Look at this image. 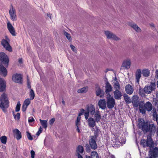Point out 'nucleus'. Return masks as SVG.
Listing matches in <instances>:
<instances>
[{
    "mask_svg": "<svg viewBox=\"0 0 158 158\" xmlns=\"http://www.w3.org/2000/svg\"><path fill=\"white\" fill-rule=\"evenodd\" d=\"M138 125L139 128L144 132H150L151 133H154L156 127L154 124H150L148 122H145L142 118L139 119Z\"/></svg>",
    "mask_w": 158,
    "mask_h": 158,
    "instance_id": "1",
    "label": "nucleus"
},
{
    "mask_svg": "<svg viewBox=\"0 0 158 158\" xmlns=\"http://www.w3.org/2000/svg\"><path fill=\"white\" fill-rule=\"evenodd\" d=\"M140 144L143 148H146L147 147H149L150 148V150L154 148L155 146V147H157L156 146L158 144V143L157 141L154 142L151 136L148 135L146 140L142 139L140 141Z\"/></svg>",
    "mask_w": 158,
    "mask_h": 158,
    "instance_id": "2",
    "label": "nucleus"
},
{
    "mask_svg": "<svg viewBox=\"0 0 158 158\" xmlns=\"http://www.w3.org/2000/svg\"><path fill=\"white\" fill-rule=\"evenodd\" d=\"M9 106V102L6 94H3L1 96L0 99V107L4 112H6L5 109Z\"/></svg>",
    "mask_w": 158,
    "mask_h": 158,
    "instance_id": "3",
    "label": "nucleus"
},
{
    "mask_svg": "<svg viewBox=\"0 0 158 158\" xmlns=\"http://www.w3.org/2000/svg\"><path fill=\"white\" fill-rule=\"evenodd\" d=\"M152 105L151 103L148 102L144 104L143 102H140L139 104V109L140 113L144 114L146 110L150 111L152 109Z\"/></svg>",
    "mask_w": 158,
    "mask_h": 158,
    "instance_id": "4",
    "label": "nucleus"
},
{
    "mask_svg": "<svg viewBox=\"0 0 158 158\" xmlns=\"http://www.w3.org/2000/svg\"><path fill=\"white\" fill-rule=\"evenodd\" d=\"M107 105L109 109L113 108L115 105V101L112 97L111 96L110 94H108L106 96Z\"/></svg>",
    "mask_w": 158,
    "mask_h": 158,
    "instance_id": "5",
    "label": "nucleus"
},
{
    "mask_svg": "<svg viewBox=\"0 0 158 158\" xmlns=\"http://www.w3.org/2000/svg\"><path fill=\"white\" fill-rule=\"evenodd\" d=\"M105 35L108 39L113 40L115 41H118L120 39L113 33L108 31H105Z\"/></svg>",
    "mask_w": 158,
    "mask_h": 158,
    "instance_id": "6",
    "label": "nucleus"
},
{
    "mask_svg": "<svg viewBox=\"0 0 158 158\" xmlns=\"http://www.w3.org/2000/svg\"><path fill=\"white\" fill-rule=\"evenodd\" d=\"M0 61L7 67L9 62V59L7 56L4 52L0 53Z\"/></svg>",
    "mask_w": 158,
    "mask_h": 158,
    "instance_id": "7",
    "label": "nucleus"
},
{
    "mask_svg": "<svg viewBox=\"0 0 158 158\" xmlns=\"http://www.w3.org/2000/svg\"><path fill=\"white\" fill-rule=\"evenodd\" d=\"M156 84L154 83H151L150 85L145 86L144 88L145 93L148 94L151 93L155 89Z\"/></svg>",
    "mask_w": 158,
    "mask_h": 158,
    "instance_id": "8",
    "label": "nucleus"
},
{
    "mask_svg": "<svg viewBox=\"0 0 158 158\" xmlns=\"http://www.w3.org/2000/svg\"><path fill=\"white\" fill-rule=\"evenodd\" d=\"M131 61L130 60L127 59L124 60L121 67V69H128L131 66Z\"/></svg>",
    "mask_w": 158,
    "mask_h": 158,
    "instance_id": "9",
    "label": "nucleus"
},
{
    "mask_svg": "<svg viewBox=\"0 0 158 158\" xmlns=\"http://www.w3.org/2000/svg\"><path fill=\"white\" fill-rule=\"evenodd\" d=\"M12 79L16 83H21L22 82V77L20 74H15L13 75Z\"/></svg>",
    "mask_w": 158,
    "mask_h": 158,
    "instance_id": "10",
    "label": "nucleus"
},
{
    "mask_svg": "<svg viewBox=\"0 0 158 158\" xmlns=\"http://www.w3.org/2000/svg\"><path fill=\"white\" fill-rule=\"evenodd\" d=\"M132 102L134 107H137L139 106V97L136 95H134L132 98Z\"/></svg>",
    "mask_w": 158,
    "mask_h": 158,
    "instance_id": "11",
    "label": "nucleus"
},
{
    "mask_svg": "<svg viewBox=\"0 0 158 158\" xmlns=\"http://www.w3.org/2000/svg\"><path fill=\"white\" fill-rule=\"evenodd\" d=\"M10 19L13 21H15L16 20V12L12 6L10 8L9 11Z\"/></svg>",
    "mask_w": 158,
    "mask_h": 158,
    "instance_id": "12",
    "label": "nucleus"
},
{
    "mask_svg": "<svg viewBox=\"0 0 158 158\" xmlns=\"http://www.w3.org/2000/svg\"><path fill=\"white\" fill-rule=\"evenodd\" d=\"M95 138L94 136H91L89 140V143L92 149H96L97 148V146L95 140Z\"/></svg>",
    "mask_w": 158,
    "mask_h": 158,
    "instance_id": "13",
    "label": "nucleus"
},
{
    "mask_svg": "<svg viewBox=\"0 0 158 158\" xmlns=\"http://www.w3.org/2000/svg\"><path fill=\"white\" fill-rule=\"evenodd\" d=\"M135 82L139 84L140 79L142 76V71L141 69H138L136 70L135 73Z\"/></svg>",
    "mask_w": 158,
    "mask_h": 158,
    "instance_id": "14",
    "label": "nucleus"
},
{
    "mask_svg": "<svg viewBox=\"0 0 158 158\" xmlns=\"http://www.w3.org/2000/svg\"><path fill=\"white\" fill-rule=\"evenodd\" d=\"M2 44L3 46L5 48L6 50L10 52L12 51L11 47L10 46L9 43L6 40H3L2 41Z\"/></svg>",
    "mask_w": 158,
    "mask_h": 158,
    "instance_id": "15",
    "label": "nucleus"
},
{
    "mask_svg": "<svg viewBox=\"0 0 158 158\" xmlns=\"http://www.w3.org/2000/svg\"><path fill=\"white\" fill-rule=\"evenodd\" d=\"M7 27L11 35L13 36H15V32L14 28L9 21L7 23Z\"/></svg>",
    "mask_w": 158,
    "mask_h": 158,
    "instance_id": "16",
    "label": "nucleus"
},
{
    "mask_svg": "<svg viewBox=\"0 0 158 158\" xmlns=\"http://www.w3.org/2000/svg\"><path fill=\"white\" fill-rule=\"evenodd\" d=\"M128 25L132 28L137 32H140L141 29L138 26L133 22H130L128 23Z\"/></svg>",
    "mask_w": 158,
    "mask_h": 158,
    "instance_id": "17",
    "label": "nucleus"
},
{
    "mask_svg": "<svg viewBox=\"0 0 158 158\" xmlns=\"http://www.w3.org/2000/svg\"><path fill=\"white\" fill-rule=\"evenodd\" d=\"M6 82L2 78H0V92L5 90L6 88Z\"/></svg>",
    "mask_w": 158,
    "mask_h": 158,
    "instance_id": "18",
    "label": "nucleus"
},
{
    "mask_svg": "<svg viewBox=\"0 0 158 158\" xmlns=\"http://www.w3.org/2000/svg\"><path fill=\"white\" fill-rule=\"evenodd\" d=\"M98 105L100 108L104 110L106 107V102L105 99H100L98 101Z\"/></svg>",
    "mask_w": 158,
    "mask_h": 158,
    "instance_id": "19",
    "label": "nucleus"
},
{
    "mask_svg": "<svg viewBox=\"0 0 158 158\" xmlns=\"http://www.w3.org/2000/svg\"><path fill=\"white\" fill-rule=\"evenodd\" d=\"M7 72L6 68L2 65V63H0V74L5 77L7 74Z\"/></svg>",
    "mask_w": 158,
    "mask_h": 158,
    "instance_id": "20",
    "label": "nucleus"
},
{
    "mask_svg": "<svg viewBox=\"0 0 158 158\" xmlns=\"http://www.w3.org/2000/svg\"><path fill=\"white\" fill-rule=\"evenodd\" d=\"M105 85V92L107 95L110 94L109 92L112 91V88L110 84L108 81L106 82Z\"/></svg>",
    "mask_w": 158,
    "mask_h": 158,
    "instance_id": "21",
    "label": "nucleus"
},
{
    "mask_svg": "<svg viewBox=\"0 0 158 158\" xmlns=\"http://www.w3.org/2000/svg\"><path fill=\"white\" fill-rule=\"evenodd\" d=\"M125 89L126 93L130 95L134 91L133 88L129 84L126 85Z\"/></svg>",
    "mask_w": 158,
    "mask_h": 158,
    "instance_id": "22",
    "label": "nucleus"
},
{
    "mask_svg": "<svg viewBox=\"0 0 158 158\" xmlns=\"http://www.w3.org/2000/svg\"><path fill=\"white\" fill-rule=\"evenodd\" d=\"M88 125L89 126L93 128V129H94V127L95 125V121L94 119L92 118H88Z\"/></svg>",
    "mask_w": 158,
    "mask_h": 158,
    "instance_id": "23",
    "label": "nucleus"
},
{
    "mask_svg": "<svg viewBox=\"0 0 158 158\" xmlns=\"http://www.w3.org/2000/svg\"><path fill=\"white\" fill-rule=\"evenodd\" d=\"M114 95L116 99H119L122 96V93L118 90H115L114 92Z\"/></svg>",
    "mask_w": 158,
    "mask_h": 158,
    "instance_id": "24",
    "label": "nucleus"
},
{
    "mask_svg": "<svg viewBox=\"0 0 158 158\" xmlns=\"http://www.w3.org/2000/svg\"><path fill=\"white\" fill-rule=\"evenodd\" d=\"M94 114V118L96 122L98 123L101 119V115L99 111L98 110H96Z\"/></svg>",
    "mask_w": 158,
    "mask_h": 158,
    "instance_id": "25",
    "label": "nucleus"
},
{
    "mask_svg": "<svg viewBox=\"0 0 158 158\" xmlns=\"http://www.w3.org/2000/svg\"><path fill=\"white\" fill-rule=\"evenodd\" d=\"M13 132L15 134V137L17 140H19L22 137L21 133L18 129L14 130Z\"/></svg>",
    "mask_w": 158,
    "mask_h": 158,
    "instance_id": "26",
    "label": "nucleus"
},
{
    "mask_svg": "<svg viewBox=\"0 0 158 158\" xmlns=\"http://www.w3.org/2000/svg\"><path fill=\"white\" fill-rule=\"evenodd\" d=\"M87 110V111L92 115H94L96 112L95 107L92 105L88 107Z\"/></svg>",
    "mask_w": 158,
    "mask_h": 158,
    "instance_id": "27",
    "label": "nucleus"
},
{
    "mask_svg": "<svg viewBox=\"0 0 158 158\" xmlns=\"http://www.w3.org/2000/svg\"><path fill=\"white\" fill-rule=\"evenodd\" d=\"M96 94L97 96L102 97L103 96L104 93L102 90L98 87L96 90Z\"/></svg>",
    "mask_w": 158,
    "mask_h": 158,
    "instance_id": "28",
    "label": "nucleus"
},
{
    "mask_svg": "<svg viewBox=\"0 0 158 158\" xmlns=\"http://www.w3.org/2000/svg\"><path fill=\"white\" fill-rule=\"evenodd\" d=\"M113 83L114 88L116 90L119 89L120 88V85L116 78L113 80Z\"/></svg>",
    "mask_w": 158,
    "mask_h": 158,
    "instance_id": "29",
    "label": "nucleus"
},
{
    "mask_svg": "<svg viewBox=\"0 0 158 158\" xmlns=\"http://www.w3.org/2000/svg\"><path fill=\"white\" fill-rule=\"evenodd\" d=\"M40 121L43 127L46 129L48 127L47 120H42L41 119H40Z\"/></svg>",
    "mask_w": 158,
    "mask_h": 158,
    "instance_id": "30",
    "label": "nucleus"
},
{
    "mask_svg": "<svg viewBox=\"0 0 158 158\" xmlns=\"http://www.w3.org/2000/svg\"><path fill=\"white\" fill-rule=\"evenodd\" d=\"M142 73L143 76L147 77L149 75L150 71L148 69H144L142 70Z\"/></svg>",
    "mask_w": 158,
    "mask_h": 158,
    "instance_id": "31",
    "label": "nucleus"
},
{
    "mask_svg": "<svg viewBox=\"0 0 158 158\" xmlns=\"http://www.w3.org/2000/svg\"><path fill=\"white\" fill-rule=\"evenodd\" d=\"M123 97L126 103H130L131 102V99L127 95L125 94L124 95Z\"/></svg>",
    "mask_w": 158,
    "mask_h": 158,
    "instance_id": "32",
    "label": "nucleus"
},
{
    "mask_svg": "<svg viewBox=\"0 0 158 158\" xmlns=\"http://www.w3.org/2000/svg\"><path fill=\"white\" fill-rule=\"evenodd\" d=\"M90 156L91 158H99L97 152L95 151H94L91 152Z\"/></svg>",
    "mask_w": 158,
    "mask_h": 158,
    "instance_id": "33",
    "label": "nucleus"
},
{
    "mask_svg": "<svg viewBox=\"0 0 158 158\" xmlns=\"http://www.w3.org/2000/svg\"><path fill=\"white\" fill-rule=\"evenodd\" d=\"M77 154L82 153L84 151L83 147L81 145L78 146L77 147Z\"/></svg>",
    "mask_w": 158,
    "mask_h": 158,
    "instance_id": "34",
    "label": "nucleus"
},
{
    "mask_svg": "<svg viewBox=\"0 0 158 158\" xmlns=\"http://www.w3.org/2000/svg\"><path fill=\"white\" fill-rule=\"evenodd\" d=\"M87 90L88 88L87 87H84L78 89L77 92L78 93H85L87 91Z\"/></svg>",
    "mask_w": 158,
    "mask_h": 158,
    "instance_id": "35",
    "label": "nucleus"
},
{
    "mask_svg": "<svg viewBox=\"0 0 158 158\" xmlns=\"http://www.w3.org/2000/svg\"><path fill=\"white\" fill-rule=\"evenodd\" d=\"M92 131L94 132L95 135H97L100 132V130L98 128L97 126H95L94 127V129H93V128H92Z\"/></svg>",
    "mask_w": 158,
    "mask_h": 158,
    "instance_id": "36",
    "label": "nucleus"
},
{
    "mask_svg": "<svg viewBox=\"0 0 158 158\" xmlns=\"http://www.w3.org/2000/svg\"><path fill=\"white\" fill-rule=\"evenodd\" d=\"M1 142L4 144H6V142L7 138L6 136H2L0 138Z\"/></svg>",
    "mask_w": 158,
    "mask_h": 158,
    "instance_id": "37",
    "label": "nucleus"
},
{
    "mask_svg": "<svg viewBox=\"0 0 158 158\" xmlns=\"http://www.w3.org/2000/svg\"><path fill=\"white\" fill-rule=\"evenodd\" d=\"M30 99L33 100L35 97V93L33 90L32 89H30Z\"/></svg>",
    "mask_w": 158,
    "mask_h": 158,
    "instance_id": "38",
    "label": "nucleus"
},
{
    "mask_svg": "<svg viewBox=\"0 0 158 158\" xmlns=\"http://www.w3.org/2000/svg\"><path fill=\"white\" fill-rule=\"evenodd\" d=\"M64 35L66 36L69 41H71V36L70 34L67 32L64 31Z\"/></svg>",
    "mask_w": 158,
    "mask_h": 158,
    "instance_id": "39",
    "label": "nucleus"
},
{
    "mask_svg": "<svg viewBox=\"0 0 158 158\" xmlns=\"http://www.w3.org/2000/svg\"><path fill=\"white\" fill-rule=\"evenodd\" d=\"M20 106L21 104H20V102L19 101H18L15 108V111L16 112H18L20 110Z\"/></svg>",
    "mask_w": 158,
    "mask_h": 158,
    "instance_id": "40",
    "label": "nucleus"
},
{
    "mask_svg": "<svg viewBox=\"0 0 158 158\" xmlns=\"http://www.w3.org/2000/svg\"><path fill=\"white\" fill-rule=\"evenodd\" d=\"M30 99L29 98H27L24 101L23 104L28 106L30 103Z\"/></svg>",
    "mask_w": 158,
    "mask_h": 158,
    "instance_id": "41",
    "label": "nucleus"
},
{
    "mask_svg": "<svg viewBox=\"0 0 158 158\" xmlns=\"http://www.w3.org/2000/svg\"><path fill=\"white\" fill-rule=\"evenodd\" d=\"M28 122L29 123V124L31 125H32V123L35 121V120L34 118H33V117H29L28 119Z\"/></svg>",
    "mask_w": 158,
    "mask_h": 158,
    "instance_id": "42",
    "label": "nucleus"
},
{
    "mask_svg": "<svg viewBox=\"0 0 158 158\" xmlns=\"http://www.w3.org/2000/svg\"><path fill=\"white\" fill-rule=\"evenodd\" d=\"M14 118L16 120H19L20 118V114L19 113H18L16 115L14 114Z\"/></svg>",
    "mask_w": 158,
    "mask_h": 158,
    "instance_id": "43",
    "label": "nucleus"
},
{
    "mask_svg": "<svg viewBox=\"0 0 158 158\" xmlns=\"http://www.w3.org/2000/svg\"><path fill=\"white\" fill-rule=\"evenodd\" d=\"M27 135L28 139L30 140H32L33 139V138L31 136V134L28 131H27Z\"/></svg>",
    "mask_w": 158,
    "mask_h": 158,
    "instance_id": "44",
    "label": "nucleus"
},
{
    "mask_svg": "<svg viewBox=\"0 0 158 158\" xmlns=\"http://www.w3.org/2000/svg\"><path fill=\"white\" fill-rule=\"evenodd\" d=\"M70 48L71 49L75 52H77V49L72 44H71L70 45Z\"/></svg>",
    "mask_w": 158,
    "mask_h": 158,
    "instance_id": "45",
    "label": "nucleus"
},
{
    "mask_svg": "<svg viewBox=\"0 0 158 158\" xmlns=\"http://www.w3.org/2000/svg\"><path fill=\"white\" fill-rule=\"evenodd\" d=\"M42 128L41 127H40L39 129V131L36 134V135L39 136L40 134L42 132Z\"/></svg>",
    "mask_w": 158,
    "mask_h": 158,
    "instance_id": "46",
    "label": "nucleus"
},
{
    "mask_svg": "<svg viewBox=\"0 0 158 158\" xmlns=\"http://www.w3.org/2000/svg\"><path fill=\"white\" fill-rule=\"evenodd\" d=\"M55 121V119L54 118H52L49 121V123L51 125H52Z\"/></svg>",
    "mask_w": 158,
    "mask_h": 158,
    "instance_id": "47",
    "label": "nucleus"
},
{
    "mask_svg": "<svg viewBox=\"0 0 158 158\" xmlns=\"http://www.w3.org/2000/svg\"><path fill=\"white\" fill-rule=\"evenodd\" d=\"M27 107L28 106L23 104L22 108V111L23 112L25 111Z\"/></svg>",
    "mask_w": 158,
    "mask_h": 158,
    "instance_id": "48",
    "label": "nucleus"
},
{
    "mask_svg": "<svg viewBox=\"0 0 158 158\" xmlns=\"http://www.w3.org/2000/svg\"><path fill=\"white\" fill-rule=\"evenodd\" d=\"M89 113L88 111L85 113V117L86 119H87L89 117Z\"/></svg>",
    "mask_w": 158,
    "mask_h": 158,
    "instance_id": "49",
    "label": "nucleus"
},
{
    "mask_svg": "<svg viewBox=\"0 0 158 158\" xmlns=\"http://www.w3.org/2000/svg\"><path fill=\"white\" fill-rule=\"evenodd\" d=\"M31 158H34L35 155V152L33 150H31Z\"/></svg>",
    "mask_w": 158,
    "mask_h": 158,
    "instance_id": "50",
    "label": "nucleus"
},
{
    "mask_svg": "<svg viewBox=\"0 0 158 158\" xmlns=\"http://www.w3.org/2000/svg\"><path fill=\"white\" fill-rule=\"evenodd\" d=\"M143 90L142 89H140L139 93L140 95H141L142 97H143L144 96V94L143 92Z\"/></svg>",
    "mask_w": 158,
    "mask_h": 158,
    "instance_id": "51",
    "label": "nucleus"
},
{
    "mask_svg": "<svg viewBox=\"0 0 158 158\" xmlns=\"http://www.w3.org/2000/svg\"><path fill=\"white\" fill-rule=\"evenodd\" d=\"M27 87L29 89L31 88V85H30V83L29 81V80L27 77Z\"/></svg>",
    "mask_w": 158,
    "mask_h": 158,
    "instance_id": "52",
    "label": "nucleus"
},
{
    "mask_svg": "<svg viewBox=\"0 0 158 158\" xmlns=\"http://www.w3.org/2000/svg\"><path fill=\"white\" fill-rule=\"evenodd\" d=\"M80 125V121H76V125L77 127H79Z\"/></svg>",
    "mask_w": 158,
    "mask_h": 158,
    "instance_id": "53",
    "label": "nucleus"
},
{
    "mask_svg": "<svg viewBox=\"0 0 158 158\" xmlns=\"http://www.w3.org/2000/svg\"><path fill=\"white\" fill-rule=\"evenodd\" d=\"M84 111L85 110L83 109H81V112L79 113L78 115L80 116L82 115Z\"/></svg>",
    "mask_w": 158,
    "mask_h": 158,
    "instance_id": "54",
    "label": "nucleus"
},
{
    "mask_svg": "<svg viewBox=\"0 0 158 158\" xmlns=\"http://www.w3.org/2000/svg\"><path fill=\"white\" fill-rule=\"evenodd\" d=\"M80 116H81L79 115H78V116L77 117V120H76L77 121H79V122L80 121V119H81V117H80Z\"/></svg>",
    "mask_w": 158,
    "mask_h": 158,
    "instance_id": "55",
    "label": "nucleus"
},
{
    "mask_svg": "<svg viewBox=\"0 0 158 158\" xmlns=\"http://www.w3.org/2000/svg\"><path fill=\"white\" fill-rule=\"evenodd\" d=\"M155 76L157 78L158 77V70H156L155 72Z\"/></svg>",
    "mask_w": 158,
    "mask_h": 158,
    "instance_id": "56",
    "label": "nucleus"
},
{
    "mask_svg": "<svg viewBox=\"0 0 158 158\" xmlns=\"http://www.w3.org/2000/svg\"><path fill=\"white\" fill-rule=\"evenodd\" d=\"M156 120L157 124H158V114H157L156 116Z\"/></svg>",
    "mask_w": 158,
    "mask_h": 158,
    "instance_id": "57",
    "label": "nucleus"
},
{
    "mask_svg": "<svg viewBox=\"0 0 158 158\" xmlns=\"http://www.w3.org/2000/svg\"><path fill=\"white\" fill-rule=\"evenodd\" d=\"M78 158H83L82 156L79 154H77Z\"/></svg>",
    "mask_w": 158,
    "mask_h": 158,
    "instance_id": "58",
    "label": "nucleus"
},
{
    "mask_svg": "<svg viewBox=\"0 0 158 158\" xmlns=\"http://www.w3.org/2000/svg\"><path fill=\"white\" fill-rule=\"evenodd\" d=\"M19 62L20 63H22V59H19Z\"/></svg>",
    "mask_w": 158,
    "mask_h": 158,
    "instance_id": "59",
    "label": "nucleus"
},
{
    "mask_svg": "<svg viewBox=\"0 0 158 158\" xmlns=\"http://www.w3.org/2000/svg\"><path fill=\"white\" fill-rule=\"evenodd\" d=\"M77 131L78 132H80V130H79V127H77Z\"/></svg>",
    "mask_w": 158,
    "mask_h": 158,
    "instance_id": "60",
    "label": "nucleus"
},
{
    "mask_svg": "<svg viewBox=\"0 0 158 158\" xmlns=\"http://www.w3.org/2000/svg\"><path fill=\"white\" fill-rule=\"evenodd\" d=\"M110 158H115V156H114L113 155H111L110 156Z\"/></svg>",
    "mask_w": 158,
    "mask_h": 158,
    "instance_id": "61",
    "label": "nucleus"
},
{
    "mask_svg": "<svg viewBox=\"0 0 158 158\" xmlns=\"http://www.w3.org/2000/svg\"><path fill=\"white\" fill-rule=\"evenodd\" d=\"M119 142H116L115 143V144L116 145H119Z\"/></svg>",
    "mask_w": 158,
    "mask_h": 158,
    "instance_id": "62",
    "label": "nucleus"
},
{
    "mask_svg": "<svg viewBox=\"0 0 158 158\" xmlns=\"http://www.w3.org/2000/svg\"><path fill=\"white\" fill-rule=\"evenodd\" d=\"M86 158H91V157L89 156H86Z\"/></svg>",
    "mask_w": 158,
    "mask_h": 158,
    "instance_id": "63",
    "label": "nucleus"
},
{
    "mask_svg": "<svg viewBox=\"0 0 158 158\" xmlns=\"http://www.w3.org/2000/svg\"><path fill=\"white\" fill-rule=\"evenodd\" d=\"M156 133H157V136H158V127H157V128Z\"/></svg>",
    "mask_w": 158,
    "mask_h": 158,
    "instance_id": "64",
    "label": "nucleus"
}]
</instances>
